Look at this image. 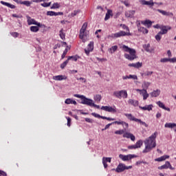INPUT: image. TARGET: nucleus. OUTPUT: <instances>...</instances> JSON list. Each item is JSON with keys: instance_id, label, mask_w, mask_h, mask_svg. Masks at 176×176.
<instances>
[{"instance_id": "nucleus-1", "label": "nucleus", "mask_w": 176, "mask_h": 176, "mask_svg": "<svg viewBox=\"0 0 176 176\" xmlns=\"http://www.w3.org/2000/svg\"><path fill=\"white\" fill-rule=\"evenodd\" d=\"M157 136V132H155L148 138L144 141L145 148L143 150V153H148L151 152L153 148H156V137Z\"/></svg>"}, {"instance_id": "nucleus-2", "label": "nucleus", "mask_w": 176, "mask_h": 176, "mask_svg": "<svg viewBox=\"0 0 176 176\" xmlns=\"http://www.w3.org/2000/svg\"><path fill=\"white\" fill-rule=\"evenodd\" d=\"M122 49L124 52H126L129 54H124V56L126 58V60H129V61H133V60H135V58H138L137 56L135 50L133 48L129 47L127 45H123Z\"/></svg>"}, {"instance_id": "nucleus-3", "label": "nucleus", "mask_w": 176, "mask_h": 176, "mask_svg": "<svg viewBox=\"0 0 176 176\" xmlns=\"http://www.w3.org/2000/svg\"><path fill=\"white\" fill-rule=\"evenodd\" d=\"M121 27H122L123 30H126V32L120 31L118 32L113 34V38H121V36H130V35H131L129 26L126 25L125 24H121Z\"/></svg>"}, {"instance_id": "nucleus-4", "label": "nucleus", "mask_w": 176, "mask_h": 176, "mask_svg": "<svg viewBox=\"0 0 176 176\" xmlns=\"http://www.w3.org/2000/svg\"><path fill=\"white\" fill-rule=\"evenodd\" d=\"M74 96L77 98H80L82 100L81 104H84V105H88V107H91L94 102L93 100L89 99L83 95L74 94Z\"/></svg>"}, {"instance_id": "nucleus-5", "label": "nucleus", "mask_w": 176, "mask_h": 176, "mask_svg": "<svg viewBox=\"0 0 176 176\" xmlns=\"http://www.w3.org/2000/svg\"><path fill=\"white\" fill-rule=\"evenodd\" d=\"M86 28H87V22H85L80 30L79 38L82 39V42H86L87 39V36L85 34V31H86Z\"/></svg>"}, {"instance_id": "nucleus-6", "label": "nucleus", "mask_w": 176, "mask_h": 176, "mask_svg": "<svg viewBox=\"0 0 176 176\" xmlns=\"http://www.w3.org/2000/svg\"><path fill=\"white\" fill-rule=\"evenodd\" d=\"M113 96L116 97V98H127L128 94H127V91L126 90H121V91H115L113 93Z\"/></svg>"}, {"instance_id": "nucleus-7", "label": "nucleus", "mask_w": 176, "mask_h": 176, "mask_svg": "<svg viewBox=\"0 0 176 176\" xmlns=\"http://www.w3.org/2000/svg\"><path fill=\"white\" fill-rule=\"evenodd\" d=\"M119 157L121 160H123V162H129V160H131V159H134V157H138V155H135L134 154H129L126 155L120 154Z\"/></svg>"}, {"instance_id": "nucleus-8", "label": "nucleus", "mask_w": 176, "mask_h": 176, "mask_svg": "<svg viewBox=\"0 0 176 176\" xmlns=\"http://www.w3.org/2000/svg\"><path fill=\"white\" fill-rule=\"evenodd\" d=\"M130 168H133V166H126L124 164H119L117 168H116V173H123L124 170H129Z\"/></svg>"}, {"instance_id": "nucleus-9", "label": "nucleus", "mask_w": 176, "mask_h": 176, "mask_svg": "<svg viewBox=\"0 0 176 176\" xmlns=\"http://www.w3.org/2000/svg\"><path fill=\"white\" fill-rule=\"evenodd\" d=\"M26 17L28 19V25H32V24H34V25H37V27H42V24H41V23L37 22L35 21V19H32L30 16H27Z\"/></svg>"}, {"instance_id": "nucleus-10", "label": "nucleus", "mask_w": 176, "mask_h": 176, "mask_svg": "<svg viewBox=\"0 0 176 176\" xmlns=\"http://www.w3.org/2000/svg\"><path fill=\"white\" fill-rule=\"evenodd\" d=\"M100 109L106 111V112H111V113H116V109L109 106H102Z\"/></svg>"}, {"instance_id": "nucleus-11", "label": "nucleus", "mask_w": 176, "mask_h": 176, "mask_svg": "<svg viewBox=\"0 0 176 176\" xmlns=\"http://www.w3.org/2000/svg\"><path fill=\"white\" fill-rule=\"evenodd\" d=\"M167 168H170V170H174V168L171 166V164H170V162L168 161L166 162L165 164L161 166H158V170H164Z\"/></svg>"}, {"instance_id": "nucleus-12", "label": "nucleus", "mask_w": 176, "mask_h": 176, "mask_svg": "<svg viewBox=\"0 0 176 176\" xmlns=\"http://www.w3.org/2000/svg\"><path fill=\"white\" fill-rule=\"evenodd\" d=\"M136 91H140V94L143 96V100H146L149 97V94L146 91V89H136Z\"/></svg>"}, {"instance_id": "nucleus-13", "label": "nucleus", "mask_w": 176, "mask_h": 176, "mask_svg": "<svg viewBox=\"0 0 176 176\" xmlns=\"http://www.w3.org/2000/svg\"><path fill=\"white\" fill-rule=\"evenodd\" d=\"M85 52L87 54V56H89L91 52H93L94 50V45H88L87 47L85 48Z\"/></svg>"}, {"instance_id": "nucleus-14", "label": "nucleus", "mask_w": 176, "mask_h": 176, "mask_svg": "<svg viewBox=\"0 0 176 176\" xmlns=\"http://www.w3.org/2000/svg\"><path fill=\"white\" fill-rule=\"evenodd\" d=\"M123 138H130L131 140V141H135V136H134V135H133V133H131L125 132L123 134Z\"/></svg>"}, {"instance_id": "nucleus-15", "label": "nucleus", "mask_w": 176, "mask_h": 176, "mask_svg": "<svg viewBox=\"0 0 176 176\" xmlns=\"http://www.w3.org/2000/svg\"><path fill=\"white\" fill-rule=\"evenodd\" d=\"M168 30H171V28L168 26H162L160 34L164 35V34H167V32H168Z\"/></svg>"}, {"instance_id": "nucleus-16", "label": "nucleus", "mask_w": 176, "mask_h": 176, "mask_svg": "<svg viewBox=\"0 0 176 176\" xmlns=\"http://www.w3.org/2000/svg\"><path fill=\"white\" fill-rule=\"evenodd\" d=\"M134 14H135V10H129L125 12V16L129 19H133Z\"/></svg>"}, {"instance_id": "nucleus-17", "label": "nucleus", "mask_w": 176, "mask_h": 176, "mask_svg": "<svg viewBox=\"0 0 176 176\" xmlns=\"http://www.w3.org/2000/svg\"><path fill=\"white\" fill-rule=\"evenodd\" d=\"M143 47L148 53H152L153 51L155 50V48L153 46H151V45H144Z\"/></svg>"}, {"instance_id": "nucleus-18", "label": "nucleus", "mask_w": 176, "mask_h": 176, "mask_svg": "<svg viewBox=\"0 0 176 176\" xmlns=\"http://www.w3.org/2000/svg\"><path fill=\"white\" fill-rule=\"evenodd\" d=\"M67 77L66 76L58 75L53 76L54 80H65Z\"/></svg>"}, {"instance_id": "nucleus-19", "label": "nucleus", "mask_w": 176, "mask_h": 176, "mask_svg": "<svg viewBox=\"0 0 176 176\" xmlns=\"http://www.w3.org/2000/svg\"><path fill=\"white\" fill-rule=\"evenodd\" d=\"M141 24H143V25H147V28H151L152 27V21L149 19L142 21Z\"/></svg>"}, {"instance_id": "nucleus-20", "label": "nucleus", "mask_w": 176, "mask_h": 176, "mask_svg": "<svg viewBox=\"0 0 176 176\" xmlns=\"http://www.w3.org/2000/svg\"><path fill=\"white\" fill-rule=\"evenodd\" d=\"M157 105H158V107H160V108H162V109H164L165 111H168V112H170V108L168 107H166V106L164 105V103L158 101L157 102Z\"/></svg>"}, {"instance_id": "nucleus-21", "label": "nucleus", "mask_w": 176, "mask_h": 176, "mask_svg": "<svg viewBox=\"0 0 176 176\" xmlns=\"http://www.w3.org/2000/svg\"><path fill=\"white\" fill-rule=\"evenodd\" d=\"M139 108L140 109H142L143 111H152V109L153 108V104H148L144 107L140 106Z\"/></svg>"}, {"instance_id": "nucleus-22", "label": "nucleus", "mask_w": 176, "mask_h": 176, "mask_svg": "<svg viewBox=\"0 0 176 176\" xmlns=\"http://www.w3.org/2000/svg\"><path fill=\"white\" fill-rule=\"evenodd\" d=\"M0 3H1V5H4V6H7L8 8H10V9H16V6H14L13 4H10L8 2L1 1Z\"/></svg>"}, {"instance_id": "nucleus-23", "label": "nucleus", "mask_w": 176, "mask_h": 176, "mask_svg": "<svg viewBox=\"0 0 176 176\" xmlns=\"http://www.w3.org/2000/svg\"><path fill=\"white\" fill-rule=\"evenodd\" d=\"M111 16H113V14L112 13V10H107V12L104 17V21L109 20V19H111Z\"/></svg>"}, {"instance_id": "nucleus-24", "label": "nucleus", "mask_w": 176, "mask_h": 176, "mask_svg": "<svg viewBox=\"0 0 176 176\" xmlns=\"http://www.w3.org/2000/svg\"><path fill=\"white\" fill-rule=\"evenodd\" d=\"M164 126L166 129H174V127H176V124L175 123H166ZM174 131L176 132V129H174Z\"/></svg>"}, {"instance_id": "nucleus-25", "label": "nucleus", "mask_w": 176, "mask_h": 176, "mask_svg": "<svg viewBox=\"0 0 176 176\" xmlns=\"http://www.w3.org/2000/svg\"><path fill=\"white\" fill-rule=\"evenodd\" d=\"M157 12H159V13H161V14H163V16H173L172 12H168L164 11L163 10L157 9Z\"/></svg>"}, {"instance_id": "nucleus-26", "label": "nucleus", "mask_w": 176, "mask_h": 176, "mask_svg": "<svg viewBox=\"0 0 176 176\" xmlns=\"http://www.w3.org/2000/svg\"><path fill=\"white\" fill-rule=\"evenodd\" d=\"M140 2H141V3H142V5H146L147 6H153V5H155V3H156V2H153V1H152V2H151V1H145V0H141Z\"/></svg>"}, {"instance_id": "nucleus-27", "label": "nucleus", "mask_w": 176, "mask_h": 176, "mask_svg": "<svg viewBox=\"0 0 176 176\" xmlns=\"http://www.w3.org/2000/svg\"><path fill=\"white\" fill-rule=\"evenodd\" d=\"M151 97H159L160 96V89L154 90L153 92L150 93Z\"/></svg>"}, {"instance_id": "nucleus-28", "label": "nucleus", "mask_w": 176, "mask_h": 176, "mask_svg": "<svg viewBox=\"0 0 176 176\" xmlns=\"http://www.w3.org/2000/svg\"><path fill=\"white\" fill-rule=\"evenodd\" d=\"M124 116L128 118L129 120H132L133 122H137L138 118H135L131 113H125Z\"/></svg>"}, {"instance_id": "nucleus-29", "label": "nucleus", "mask_w": 176, "mask_h": 176, "mask_svg": "<svg viewBox=\"0 0 176 176\" xmlns=\"http://www.w3.org/2000/svg\"><path fill=\"white\" fill-rule=\"evenodd\" d=\"M128 104H130L131 105H133V107H138V100H134L133 99H129L128 100Z\"/></svg>"}, {"instance_id": "nucleus-30", "label": "nucleus", "mask_w": 176, "mask_h": 176, "mask_svg": "<svg viewBox=\"0 0 176 176\" xmlns=\"http://www.w3.org/2000/svg\"><path fill=\"white\" fill-rule=\"evenodd\" d=\"M170 155H164L155 160V162H164L166 159H168Z\"/></svg>"}, {"instance_id": "nucleus-31", "label": "nucleus", "mask_w": 176, "mask_h": 176, "mask_svg": "<svg viewBox=\"0 0 176 176\" xmlns=\"http://www.w3.org/2000/svg\"><path fill=\"white\" fill-rule=\"evenodd\" d=\"M138 31L140 32H142V34H148V32H149L148 29H146V28H145L144 27H140V28H138Z\"/></svg>"}, {"instance_id": "nucleus-32", "label": "nucleus", "mask_w": 176, "mask_h": 176, "mask_svg": "<svg viewBox=\"0 0 176 176\" xmlns=\"http://www.w3.org/2000/svg\"><path fill=\"white\" fill-rule=\"evenodd\" d=\"M102 98V96H101V95H100V94H97V95L94 96V100L96 102H100V101H101Z\"/></svg>"}, {"instance_id": "nucleus-33", "label": "nucleus", "mask_w": 176, "mask_h": 176, "mask_svg": "<svg viewBox=\"0 0 176 176\" xmlns=\"http://www.w3.org/2000/svg\"><path fill=\"white\" fill-rule=\"evenodd\" d=\"M118 50L117 45H113L111 48L109 49V53L112 54V53H115Z\"/></svg>"}, {"instance_id": "nucleus-34", "label": "nucleus", "mask_w": 176, "mask_h": 176, "mask_svg": "<svg viewBox=\"0 0 176 176\" xmlns=\"http://www.w3.org/2000/svg\"><path fill=\"white\" fill-rule=\"evenodd\" d=\"M78 58H80V56H78V55H75V56H69L68 57V60H73L74 61H78Z\"/></svg>"}, {"instance_id": "nucleus-35", "label": "nucleus", "mask_w": 176, "mask_h": 176, "mask_svg": "<svg viewBox=\"0 0 176 176\" xmlns=\"http://www.w3.org/2000/svg\"><path fill=\"white\" fill-rule=\"evenodd\" d=\"M71 49V47L67 46V48L64 50L63 54H62V58H65V56H67V53H68V51Z\"/></svg>"}, {"instance_id": "nucleus-36", "label": "nucleus", "mask_w": 176, "mask_h": 176, "mask_svg": "<svg viewBox=\"0 0 176 176\" xmlns=\"http://www.w3.org/2000/svg\"><path fill=\"white\" fill-rule=\"evenodd\" d=\"M30 31H32V32H38V31H39V26H31Z\"/></svg>"}, {"instance_id": "nucleus-37", "label": "nucleus", "mask_w": 176, "mask_h": 176, "mask_svg": "<svg viewBox=\"0 0 176 176\" xmlns=\"http://www.w3.org/2000/svg\"><path fill=\"white\" fill-rule=\"evenodd\" d=\"M142 144H143V142L141 140L137 142L136 144H135L136 149L138 148H141V146H142Z\"/></svg>"}, {"instance_id": "nucleus-38", "label": "nucleus", "mask_w": 176, "mask_h": 176, "mask_svg": "<svg viewBox=\"0 0 176 176\" xmlns=\"http://www.w3.org/2000/svg\"><path fill=\"white\" fill-rule=\"evenodd\" d=\"M124 133H126V129L115 131V134H118L119 135H122V134H124Z\"/></svg>"}, {"instance_id": "nucleus-39", "label": "nucleus", "mask_w": 176, "mask_h": 176, "mask_svg": "<svg viewBox=\"0 0 176 176\" xmlns=\"http://www.w3.org/2000/svg\"><path fill=\"white\" fill-rule=\"evenodd\" d=\"M153 74V72H145L144 73H142V76H151Z\"/></svg>"}, {"instance_id": "nucleus-40", "label": "nucleus", "mask_w": 176, "mask_h": 176, "mask_svg": "<svg viewBox=\"0 0 176 176\" xmlns=\"http://www.w3.org/2000/svg\"><path fill=\"white\" fill-rule=\"evenodd\" d=\"M79 13H80V10H76L71 13V16L72 17H75V16H76L77 14H79Z\"/></svg>"}, {"instance_id": "nucleus-41", "label": "nucleus", "mask_w": 176, "mask_h": 176, "mask_svg": "<svg viewBox=\"0 0 176 176\" xmlns=\"http://www.w3.org/2000/svg\"><path fill=\"white\" fill-rule=\"evenodd\" d=\"M151 85V82L144 81L142 84V87L144 89H148Z\"/></svg>"}, {"instance_id": "nucleus-42", "label": "nucleus", "mask_w": 176, "mask_h": 176, "mask_svg": "<svg viewBox=\"0 0 176 176\" xmlns=\"http://www.w3.org/2000/svg\"><path fill=\"white\" fill-rule=\"evenodd\" d=\"M68 61H69L68 60V58L65 61L63 62L61 65H60V68L62 69H64V68H65V67H67V64H68Z\"/></svg>"}, {"instance_id": "nucleus-43", "label": "nucleus", "mask_w": 176, "mask_h": 176, "mask_svg": "<svg viewBox=\"0 0 176 176\" xmlns=\"http://www.w3.org/2000/svg\"><path fill=\"white\" fill-rule=\"evenodd\" d=\"M59 8H60V4H58V3H54L51 7V9H59Z\"/></svg>"}, {"instance_id": "nucleus-44", "label": "nucleus", "mask_w": 176, "mask_h": 176, "mask_svg": "<svg viewBox=\"0 0 176 176\" xmlns=\"http://www.w3.org/2000/svg\"><path fill=\"white\" fill-rule=\"evenodd\" d=\"M136 122H138L139 123H140L141 124H142L143 126H145V127H148V124L145 123V122H143L142 120H141V119H138L135 120Z\"/></svg>"}, {"instance_id": "nucleus-45", "label": "nucleus", "mask_w": 176, "mask_h": 176, "mask_svg": "<svg viewBox=\"0 0 176 176\" xmlns=\"http://www.w3.org/2000/svg\"><path fill=\"white\" fill-rule=\"evenodd\" d=\"M32 3L30 1H23V5H25V6H27L28 8H29V6H31V4Z\"/></svg>"}, {"instance_id": "nucleus-46", "label": "nucleus", "mask_w": 176, "mask_h": 176, "mask_svg": "<svg viewBox=\"0 0 176 176\" xmlns=\"http://www.w3.org/2000/svg\"><path fill=\"white\" fill-rule=\"evenodd\" d=\"M56 12L54 11H48L47 12V16H56Z\"/></svg>"}, {"instance_id": "nucleus-47", "label": "nucleus", "mask_w": 176, "mask_h": 176, "mask_svg": "<svg viewBox=\"0 0 176 176\" xmlns=\"http://www.w3.org/2000/svg\"><path fill=\"white\" fill-rule=\"evenodd\" d=\"M51 3H52L51 2L43 3H41V6H43V8H49V6H50Z\"/></svg>"}, {"instance_id": "nucleus-48", "label": "nucleus", "mask_w": 176, "mask_h": 176, "mask_svg": "<svg viewBox=\"0 0 176 176\" xmlns=\"http://www.w3.org/2000/svg\"><path fill=\"white\" fill-rule=\"evenodd\" d=\"M59 35H60L61 39H63L64 38H65V34H64V32H63V29L61 30H60Z\"/></svg>"}, {"instance_id": "nucleus-49", "label": "nucleus", "mask_w": 176, "mask_h": 176, "mask_svg": "<svg viewBox=\"0 0 176 176\" xmlns=\"http://www.w3.org/2000/svg\"><path fill=\"white\" fill-rule=\"evenodd\" d=\"M170 61L169 58H164L160 59V63H167Z\"/></svg>"}, {"instance_id": "nucleus-50", "label": "nucleus", "mask_w": 176, "mask_h": 176, "mask_svg": "<svg viewBox=\"0 0 176 176\" xmlns=\"http://www.w3.org/2000/svg\"><path fill=\"white\" fill-rule=\"evenodd\" d=\"M10 34L14 38H17V36H19V34L17 32H12L10 33Z\"/></svg>"}, {"instance_id": "nucleus-51", "label": "nucleus", "mask_w": 176, "mask_h": 176, "mask_svg": "<svg viewBox=\"0 0 176 176\" xmlns=\"http://www.w3.org/2000/svg\"><path fill=\"white\" fill-rule=\"evenodd\" d=\"M111 157H104L102 158L103 160H104V162L107 163V162H109V163H111Z\"/></svg>"}, {"instance_id": "nucleus-52", "label": "nucleus", "mask_w": 176, "mask_h": 176, "mask_svg": "<svg viewBox=\"0 0 176 176\" xmlns=\"http://www.w3.org/2000/svg\"><path fill=\"white\" fill-rule=\"evenodd\" d=\"M123 123H124V121H115L113 122V124H122L123 125Z\"/></svg>"}, {"instance_id": "nucleus-53", "label": "nucleus", "mask_w": 176, "mask_h": 176, "mask_svg": "<svg viewBox=\"0 0 176 176\" xmlns=\"http://www.w3.org/2000/svg\"><path fill=\"white\" fill-rule=\"evenodd\" d=\"M65 102L67 104H72V99L67 98L65 100Z\"/></svg>"}, {"instance_id": "nucleus-54", "label": "nucleus", "mask_w": 176, "mask_h": 176, "mask_svg": "<svg viewBox=\"0 0 176 176\" xmlns=\"http://www.w3.org/2000/svg\"><path fill=\"white\" fill-rule=\"evenodd\" d=\"M162 34H160V32L155 36L156 41H160L162 39V36H160Z\"/></svg>"}, {"instance_id": "nucleus-55", "label": "nucleus", "mask_w": 176, "mask_h": 176, "mask_svg": "<svg viewBox=\"0 0 176 176\" xmlns=\"http://www.w3.org/2000/svg\"><path fill=\"white\" fill-rule=\"evenodd\" d=\"M92 116H94V118H98L99 119H101V116L100 114H97L96 113H91Z\"/></svg>"}, {"instance_id": "nucleus-56", "label": "nucleus", "mask_w": 176, "mask_h": 176, "mask_svg": "<svg viewBox=\"0 0 176 176\" xmlns=\"http://www.w3.org/2000/svg\"><path fill=\"white\" fill-rule=\"evenodd\" d=\"M141 67H142V63H136V68H141Z\"/></svg>"}, {"instance_id": "nucleus-57", "label": "nucleus", "mask_w": 176, "mask_h": 176, "mask_svg": "<svg viewBox=\"0 0 176 176\" xmlns=\"http://www.w3.org/2000/svg\"><path fill=\"white\" fill-rule=\"evenodd\" d=\"M96 60H98V61H101L102 63V61H107V58H100L97 57Z\"/></svg>"}, {"instance_id": "nucleus-58", "label": "nucleus", "mask_w": 176, "mask_h": 176, "mask_svg": "<svg viewBox=\"0 0 176 176\" xmlns=\"http://www.w3.org/2000/svg\"><path fill=\"white\" fill-rule=\"evenodd\" d=\"M85 122H87L88 123H93V120H91L89 118H85Z\"/></svg>"}, {"instance_id": "nucleus-59", "label": "nucleus", "mask_w": 176, "mask_h": 176, "mask_svg": "<svg viewBox=\"0 0 176 176\" xmlns=\"http://www.w3.org/2000/svg\"><path fill=\"white\" fill-rule=\"evenodd\" d=\"M128 149H137V147H135V144L131 145L128 146Z\"/></svg>"}, {"instance_id": "nucleus-60", "label": "nucleus", "mask_w": 176, "mask_h": 176, "mask_svg": "<svg viewBox=\"0 0 176 176\" xmlns=\"http://www.w3.org/2000/svg\"><path fill=\"white\" fill-rule=\"evenodd\" d=\"M12 17H16V19H21L23 16H19V15H17L16 14H13Z\"/></svg>"}, {"instance_id": "nucleus-61", "label": "nucleus", "mask_w": 176, "mask_h": 176, "mask_svg": "<svg viewBox=\"0 0 176 176\" xmlns=\"http://www.w3.org/2000/svg\"><path fill=\"white\" fill-rule=\"evenodd\" d=\"M170 63H176V58H169Z\"/></svg>"}, {"instance_id": "nucleus-62", "label": "nucleus", "mask_w": 176, "mask_h": 176, "mask_svg": "<svg viewBox=\"0 0 176 176\" xmlns=\"http://www.w3.org/2000/svg\"><path fill=\"white\" fill-rule=\"evenodd\" d=\"M0 176H6L5 171L0 170Z\"/></svg>"}, {"instance_id": "nucleus-63", "label": "nucleus", "mask_w": 176, "mask_h": 176, "mask_svg": "<svg viewBox=\"0 0 176 176\" xmlns=\"http://www.w3.org/2000/svg\"><path fill=\"white\" fill-rule=\"evenodd\" d=\"M91 107H94V108H97V109H100V105H97L96 104L92 103V106Z\"/></svg>"}, {"instance_id": "nucleus-64", "label": "nucleus", "mask_w": 176, "mask_h": 176, "mask_svg": "<svg viewBox=\"0 0 176 176\" xmlns=\"http://www.w3.org/2000/svg\"><path fill=\"white\" fill-rule=\"evenodd\" d=\"M128 65L129 67H133V68H136V63H129Z\"/></svg>"}]
</instances>
